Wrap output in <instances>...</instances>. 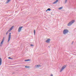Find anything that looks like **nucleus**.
I'll use <instances>...</instances> for the list:
<instances>
[{"label": "nucleus", "mask_w": 76, "mask_h": 76, "mask_svg": "<svg viewBox=\"0 0 76 76\" xmlns=\"http://www.w3.org/2000/svg\"><path fill=\"white\" fill-rule=\"evenodd\" d=\"M75 21V20H72V21H70V22L68 24L67 26H71V25H72V24H73V23Z\"/></svg>", "instance_id": "f257e3e1"}, {"label": "nucleus", "mask_w": 76, "mask_h": 76, "mask_svg": "<svg viewBox=\"0 0 76 76\" xmlns=\"http://www.w3.org/2000/svg\"><path fill=\"white\" fill-rule=\"evenodd\" d=\"M68 32H69V30L67 29H65L63 31L64 34H67Z\"/></svg>", "instance_id": "f03ea898"}, {"label": "nucleus", "mask_w": 76, "mask_h": 76, "mask_svg": "<svg viewBox=\"0 0 76 76\" xmlns=\"http://www.w3.org/2000/svg\"><path fill=\"white\" fill-rule=\"evenodd\" d=\"M65 67H66V65H65L63 66L61 69V70L60 71V72H62V71H63V70L64 69H65Z\"/></svg>", "instance_id": "7ed1b4c3"}, {"label": "nucleus", "mask_w": 76, "mask_h": 76, "mask_svg": "<svg viewBox=\"0 0 76 76\" xmlns=\"http://www.w3.org/2000/svg\"><path fill=\"white\" fill-rule=\"evenodd\" d=\"M10 38H11V33H10L8 36V42H9V41L10 40Z\"/></svg>", "instance_id": "20e7f679"}, {"label": "nucleus", "mask_w": 76, "mask_h": 76, "mask_svg": "<svg viewBox=\"0 0 76 76\" xmlns=\"http://www.w3.org/2000/svg\"><path fill=\"white\" fill-rule=\"evenodd\" d=\"M4 37L2 40L0 44V47L2 46L3 45V42H4Z\"/></svg>", "instance_id": "39448f33"}, {"label": "nucleus", "mask_w": 76, "mask_h": 76, "mask_svg": "<svg viewBox=\"0 0 76 76\" xmlns=\"http://www.w3.org/2000/svg\"><path fill=\"white\" fill-rule=\"evenodd\" d=\"M23 28V26L19 27L18 29V32H20L21 31H22V28Z\"/></svg>", "instance_id": "423d86ee"}, {"label": "nucleus", "mask_w": 76, "mask_h": 76, "mask_svg": "<svg viewBox=\"0 0 76 76\" xmlns=\"http://www.w3.org/2000/svg\"><path fill=\"white\" fill-rule=\"evenodd\" d=\"M50 42V39H48L46 41V42H47V43H49Z\"/></svg>", "instance_id": "0eeeda50"}, {"label": "nucleus", "mask_w": 76, "mask_h": 76, "mask_svg": "<svg viewBox=\"0 0 76 76\" xmlns=\"http://www.w3.org/2000/svg\"><path fill=\"white\" fill-rule=\"evenodd\" d=\"M13 26H12L10 28L9 30H8L10 32V31H11L12 30V29L13 28Z\"/></svg>", "instance_id": "6e6552de"}, {"label": "nucleus", "mask_w": 76, "mask_h": 76, "mask_svg": "<svg viewBox=\"0 0 76 76\" xmlns=\"http://www.w3.org/2000/svg\"><path fill=\"white\" fill-rule=\"evenodd\" d=\"M2 61V60H1V58H0V66H1V62Z\"/></svg>", "instance_id": "1a4fd4ad"}, {"label": "nucleus", "mask_w": 76, "mask_h": 76, "mask_svg": "<svg viewBox=\"0 0 76 76\" xmlns=\"http://www.w3.org/2000/svg\"><path fill=\"white\" fill-rule=\"evenodd\" d=\"M58 1V0H56V1H55L53 3V4H56V3H57Z\"/></svg>", "instance_id": "9d476101"}, {"label": "nucleus", "mask_w": 76, "mask_h": 76, "mask_svg": "<svg viewBox=\"0 0 76 76\" xmlns=\"http://www.w3.org/2000/svg\"><path fill=\"white\" fill-rule=\"evenodd\" d=\"M11 0H7L6 2V3H9V2H10Z\"/></svg>", "instance_id": "9b49d317"}, {"label": "nucleus", "mask_w": 76, "mask_h": 76, "mask_svg": "<svg viewBox=\"0 0 76 76\" xmlns=\"http://www.w3.org/2000/svg\"><path fill=\"white\" fill-rule=\"evenodd\" d=\"M30 61V59H28L25 60V61Z\"/></svg>", "instance_id": "f8f14e48"}, {"label": "nucleus", "mask_w": 76, "mask_h": 76, "mask_svg": "<svg viewBox=\"0 0 76 76\" xmlns=\"http://www.w3.org/2000/svg\"><path fill=\"white\" fill-rule=\"evenodd\" d=\"M40 67V66L38 65H36V67Z\"/></svg>", "instance_id": "ddd939ff"}, {"label": "nucleus", "mask_w": 76, "mask_h": 76, "mask_svg": "<svg viewBox=\"0 0 76 76\" xmlns=\"http://www.w3.org/2000/svg\"><path fill=\"white\" fill-rule=\"evenodd\" d=\"M25 67H26V68H29V66H25Z\"/></svg>", "instance_id": "4468645a"}, {"label": "nucleus", "mask_w": 76, "mask_h": 76, "mask_svg": "<svg viewBox=\"0 0 76 76\" xmlns=\"http://www.w3.org/2000/svg\"><path fill=\"white\" fill-rule=\"evenodd\" d=\"M63 8V7H60V8H58L59 10H61V9H62Z\"/></svg>", "instance_id": "2eb2a0df"}, {"label": "nucleus", "mask_w": 76, "mask_h": 76, "mask_svg": "<svg viewBox=\"0 0 76 76\" xmlns=\"http://www.w3.org/2000/svg\"><path fill=\"white\" fill-rule=\"evenodd\" d=\"M47 10H48L49 11H50L51 10V9H50V8H48V9Z\"/></svg>", "instance_id": "dca6fc26"}, {"label": "nucleus", "mask_w": 76, "mask_h": 76, "mask_svg": "<svg viewBox=\"0 0 76 76\" xmlns=\"http://www.w3.org/2000/svg\"><path fill=\"white\" fill-rule=\"evenodd\" d=\"M34 35H35V30H34Z\"/></svg>", "instance_id": "f3484780"}, {"label": "nucleus", "mask_w": 76, "mask_h": 76, "mask_svg": "<svg viewBox=\"0 0 76 76\" xmlns=\"http://www.w3.org/2000/svg\"><path fill=\"white\" fill-rule=\"evenodd\" d=\"M67 0H65V3H67Z\"/></svg>", "instance_id": "a211bd4d"}, {"label": "nucleus", "mask_w": 76, "mask_h": 76, "mask_svg": "<svg viewBox=\"0 0 76 76\" xmlns=\"http://www.w3.org/2000/svg\"><path fill=\"white\" fill-rule=\"evenodd\" d=\"M30 46H31V47H33L34 46V45L31 44L30 45Z\"/></svg>", "instance_id": "6ab92c4d"}, {"label": "nucleus", "mask_w": 76, "mask_h": 76, "mask_svg": "<svg viewBox=\"0 0 76 76\" xmlns=\"http://www.w3.org/2000/svg\"><path fill=\"white\" fill-rule=\"evenodd\" d=\"M8 58L9 59H12V58H11L10 57H9Z\"/></svg>", "instance_id": "aec40b11"}, {"label": "nucleus", "mask_w": 76, "mask_h": 76, "mask_svg": "<svg viewBox=\"0 0 76 76\" xmlns=\"http://www.w3.org/2000/svg\"><path fill=\"white\" fill-rule=\"evenodd\" d=\"M10 32V31L9 30H8V31H7V32L8 33H9V32Z\"/></svg>", "instance_id": "412c9836"}, {"label": "nucleus", "mask_w": 76, "mask_h": 76, "mask_svg": "<svg viewBox=\"0 0 76 76\" xmlns=\"http://www.w3.org/2000/svg\"><path fill=\"white\" fill-rule=\"evenodd\" d=\"M8 34V33L7 32L6 33V35H7Z\"/></svg>", "instance_id": "4be33fe9"}, {"label": "nucleus", "mask_w": 76, "mask_h": 76, "mask_svg": "<svg viewBox=\"0 0 76 76\" xmlns=\"http://www.w3.org/2000/svg\"><path fill=\"white\" fill-rule=\"evenodd\" d=\"M48 47H49V48H50V47H51V46H49Z\"/></svg>", "instance_id": "5701e85b"}, {"label": "nucleus", "mask_w": 76, "mask_h": 76, "mask_svg": "<svg viewBox=\"0 0 76 76\" xmlns=\"http://www.w3.org/2000/svg\"><path fill=\"white\" fill-rule=\"evenodd\" d=\"M47 11H48V10H46V12H47Z\"/></svg>", "instance_id": "b1692460"}, {"label": "nucleus", "mask_w": 76, "mask_h": 76, "mask_svg": "<svg viewBox=\"0 0 76 76\" xmlns=\"http://www.w3.org/2000/svg\"><path fill=\"white\" fill-rule=\"evenodd\" d=\"M73 42H72V43H73Z\"/></svg>", "instance_id": "393cba45"}, {"label": "nucleus", "mask_w": 76, "mask_h": 76, "mask_svg": "<svg viewBox=\"0 0 76 76\" xmlns=\"http://www.w3.org/2000/svg\"><path fill=\"white\" fill-rule=\"evenodd\" d=\"M45 29H47V28H45Z\"/></svg>", "instance_id": "a878e982"}, {"label": "nucleus", "mask_w": 76, "mask_h": 76, "mask_svg": "<svg viewBox=\"0 0 76 76\" xmlns=\"http://www.w3.org/2000/svg\"><path fill=\"white\" fill-rule=\"evenodd\" d=\"M72 44H73V43H72Z\"/></svg>", "instance_id": "bb28decb"}]
</instances>
